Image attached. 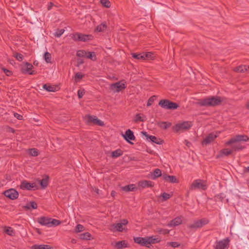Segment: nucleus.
Returning <instances> with one entry per match:
<instances>
[{"label": "nucleus", "instance_id": "obj_32", "mask_svg": "<svg viewBox=\"0 0 249 249\" xmlns=\"http://www.w3.org/2000/svg\"><path fill=\"white\" fill-rule=\"evenodd\" d=\"M4 232L9 235L13 236L15 234V231L11 227H4Z\"/></svg>", "mask_w": 249, "mask_h": 249}, {"label": "nucleus", "instance_id": "obj_60", "mask_svg": "<svg viewBox=\"0 0 249 249\" xmlns=\"http://www.w3.org/2000/svg\"><path fill=\"white\" fill-rule=\"evenodd\" d=\"M71 242L72 243H75V239H72V241H71Z\"/></svg>", "mask_w": 249, "mask_h": 249}, {"label": "nucleus", "instance_id": "obj_42", "mask_svg": "<svg viewBox=\"0 0 249 249\" xmlns=\"http://www.w3.org/2000/svg\"><path fill=\"white\" fill-rule=\"evenodd\" d=\"M87 52L84 50H79L77 52L76 55L78 57H86Z\"/></svg>", "mask_w": 249, "mask_h": 249}, {"label": "nucleus", "instance_id": "obj_14", "mask_svg": "<svg viewBox=\"0 0 249 249\" xmlns=\"http://www.w3.org/2000/svg\"><path fill=\"white\" fill-rule=\"evenodd\" d=\"M142 134L146 137L147 140L154 143L160 144L162 142V141L160 139L154 136L149 135L146 132L142 131Z\"/></svg>", "mask_w": 249, "mask_h": 249}, {"label": "nucleus", "instance_id": "obj_56", "mask_svg": "<svg viewBox=\"0 0 249 249\" xmlns=\"http://www.w3.org/2000/svg\"><path fill=\"white\" fill-rule=\"evenodd\" d=\"M53 6V4L52 2H50L48 4V10H50L52 8V7Z\"/></svg>", "mask_w": 249, "mask_h": 249}, {"label": "nucleus", "instance_id": "obj_18", "mask_svg": "<svg viewBox=\"0 0 249 249\" xmlns=\"http://www.w3.org/2000/svg\"><path fill=\"white\" fill-rule=\"evenodd\" d=\"M217 133H211L209 134L203 140V144H207L213 142L217 137Z\"/></svg>", "mask_w": 249, "mask_h": 249}, {"label": "nucleus", "instance_id": "obj_19", "mask_svg": "<svg viewBox=\"0 0 249 249\" xmlns=\"http://www.w3.org/2000/svg\"><path fill=\"white\" fill-rule=\"evenodd\" d=\"M50 220L51 218L40 217L38 218L37 222L41 225L50 227Z\"/></svg>", "mask_w": 249, "mask_h": 249}, {"label": "nucleus", "instance_id": "obj_57", "mask_svg": "<svg viewBox=\"0 0 249 249\" xmlns=\"http://www.w3.org/2000/svg\"><path fill=\"white\" fill-rule=\"evenodd\" d=\"M93 191L95 192L97 194H99V190L97 188H93Z\"/></svg>", "mask_w": 249, "mask_h": 249}, {"label": "nucleus", "instance_id": "obj_3", "mask_svg": "<svg viewBox=\"0 0 249 249\" xmlns=\"http://www.w3.org/2000/svg\"><path fill=\"white\" fill-rule=\"evenodd\" d=\"M222 101L218 96H212L203 99H200L198 104L201 106H216L220 105Z\"/></svg>", "mask_w": 249, "mask_h": 249}, {"label": "nucleus", "instance_id": "obj_34", "mask_svg": "<svg viewBox=\"0 0 249 249\" xmlns=\"http://www.w3.org/2000/svg\"><path fill=\"white\" fill-rule=\"evenodd\" d=\"M91 234L89 232H85L80 234V238L83 240H90Z\"/></svg>", "mask_w": 249, "mask_h": 249}, {"label": "nucleus", "instance_id": "obj_28", "mask_svg": "<svg viewBox=\"0 0 249 249\" xmlns=\"http://www.w3.org/2000/svg\"><path fill=\"white\" fill-rule=\"evenodd\" d=\"M107 26L106 23L104 22L97 26L95 29V31L98 32H103L107 29Z\"/></svg>", "mask_w": 249, "mask_h": 249}, {"label": "nucleus", "instance_id": "obj_10", "mask_svg": "<svg viewBox=\"0 0 249 249\" xmlns=\"http://www.w3.org/2000/svg\"><path fill=\"white\" fill-rule=\"evenodd\" d=\"M209 222V221L206 218H202L199 220H196L190 225L189 227L191 229H197L202 227L203 226L206 225Z\"/></svg>", "mask_w": 249, "mask_h": 249}, {"label": "nucleus", "instance_id": "obj_13", "mask_svg": "<svg viewBox=\"0 0 249 249\" xmlns=\"http://www.w3.org/2000/svg\"><path fill=\"white\" fill-rule=\"evenodd\" d=\"M3 194L5 196L12 200L18 198V192L14 189H10L6 190Z\"/></svg>", "mask_w": 249, "mask_h": 249}, {"label": "nucleus", "instance_id": "obj_40", "mask_svg": "<svg viewBox=\"0 0 249 249\" xmlns=\"http://www.w3.org/2000/svg\"><path fill=\"white\" fill-rule=\"evenodd\" d=\"M84 230L85 228L83 225L81 224H78L75 227L74 232L76 233H78L83 231Z\"/></svg>", "mask_w": 249, "mask_h": 249}, {"label": "nucleus", "instance_id": "obj_38", "mask_svg": "<svg viewBox=\"0 0 249 249\" xmlns=\"http://www.w3.org/2000/svg\"><path fill=\"white\" fill-rule=\"evenodd\" d=\"M132 56L134 58L137 59H144V56L143 55V53H140V54H137V53H132Z\"/></svg>", "mask_w": 249, "mask_h": 249}, {"label": "nucleus", "instance_id": "obj_37", "mask_svg": "<svg viewBox=\"0 0 249 249\" xmlns=\"http://www.w3.org/2000/svg\"><path fill=\"white\" fill-rule=\"evenodd\" d=\"M25 207L28 209H29L30 208H32L33 209H36L37 208V205L35 202L32 201L30 202V203L26 205Z\"/></svg>", "mask_w": 249, "mask_h": 249}, {"label": "nucleus", "instance_id": "obj_55", "mask_svg": "<svg viewBox=\"0 0 249 249\" xmlns=\"http://www.w3.org/2000/svg\"><path fill=\"white\" fill-rule=\"evenodd\" d=\"M3 70L4 72V73L7 75V76H10L12 74V72L7 69H3Z\"/></svg>", "mask_w": 249, "mask_h": 249}, {"label": "nucleus", "instance_id": "obj_9", "mask_svg": "<svg viewBox=\"0 0 249 249\" xmlns=\"http://www.w3.org/2000/svg\"><path fill=\"white\" fill-rule=\"evenodd\" d=\"M72 38L75 41L87 42L92 40L93 36L90 35H85L77 33L73 35Z\"/></svg>", "mask_w": 249, "mask_h": 249}, {"label": "nucleus", "instance_id": "obj_52", "mask_svg": "<svg viewBox=\"0 0 249 249\" xmlns=\"http://www.w3.org/2000/svg\"><path fill=\"white\" fill-rule=\"evenodd\" d=\"M143 55H144L143 56H144V59H145L146 58H151L152 53L150 52H147L145 53H143Z\"/></svg>", "mask_w": 249, "mask_h": 249}, {"label": "nucleus", "instance_id": "obj_58", "mask_svg": "<svg viewBox=\"0 0 249 249\" xmlns=\"http://www.w3.org/2000/svg\"><path fill=\"white\" fill-rule=\"evenodd\" d=\"M116 193L115 191H112L111 193V195L112 196H114L115 195H116Z\"/></svg>", "mask_w": 249, "mask_h": 249}, {"label": "nucleus", "instance_id": "obj_48", "mask_svg": "<svg viewBox=\"0 0 249 249\" xmlns=\"http://www.w3.org/2000/svg\"><path fill=\"white\" fill-rule=\"evenodd\" d=\"M168 245L173 248H177L179 246V244L177 242H169L168 243Z\"/></svg>", "mask_w": 249, "mask_h": 249}, {"label": "nucleus", "instance_id": "obj_47", "mask_svg": "<svg viewBox=\"0 0 249 249\" xmlns=\"http://www.w3.org/2000/svg\"><path fill=\"white\" fill-rule=\"evenodd\" d=\"M155 98H156L155 96H153L151 97L148 100V101H147V106L148 107L151 106L152 105V104L153 102H154Z\"/></svg>", "mask_w": 249, "mask_h": 249}, {"label": "nucleus", "instance_id": "obj_61", "mask_svg": "<svg viewBox=\"0 0 249 249\" xmlns=\"http://www.w3.org/2000/svg\"><path fill=\"white\" fill-rule=\"evenodd\" d=\"M247 107L248 109H249V103H248V104L247 105Z\"/></svg>", "mask_w": 249, "mask_h": 249}, {"label": "nucleus", "instance_id": "obj_51", "mask_svg": "<svg viewBox=\"0 0 249 249\" xmlns=\"http://www.w3.org/2000/svg\"><path fill=\"white\" fill-rule=\"evenodd\" d=\"M14 116L15 118H16L17 119H18L19 120H22V118H23L22 116L18 114V113H14Z\"/></svg>", "mask_w": 249, "mask_h": 249}, {"label": "nucleus", "instance_id": "obj_7", "mask_svg": "<svg viewBox=\"0 0 249 249\" xmlns=\"http://www.w3.org/2000/svg\"><path fill=\"white\" fill-rule=\"evenodd\" d=\"M128 223L126 219L121 220L120 223L112 224L110 226V230L113 231H125L124 226Z\"/></svg>", "mask_w": 249, "mask_h": 249}, {"label": "nucleus", "instance_id": "obj_59", "mask_svg": "<svg viewBox=\"0 0 249 249\" xmlns=\"http://www.w3.org/2000/svg\"><path fill=\"white\" fill-rule=\"evenodd\" d=\"M245 171L249 172V166L245 168Z\"/></svg>", "mask_w": 249, "mask_h": 249}, {"label": "nucleus", "instance_id": "obj_5", "mask_svg": "<svg viewBox=\"0 0 249 249\" xmlns=\"http://www.w3.org/2000/svg\"><path fill=\"white\" fill-rule=\"evenodd\" d=\"M192 126L191 122L185 121L179 123L173 127V130L175 132L183 131L189 129Z\"/></svg>", "mask_w": 249, "mask_h": 249}, {"label": "nucleus", "instance_id": "obj_64", "mask_svg": "<svg viewBox=\"0 0 249 249\" xmlns=\"http://www.w3.org/2000/svg\"><path fill=\"white\" fill-rule=\"evenodd\" d=\"M2 186V185L0 183V187Z\"/></svg>", "mask_w": 249, "mask_h": 249}, {"label": "nucleus", "instance_id": "obj_26", "mask_svg": "<svg viewBox=\"0 0 249 249\" xmlns=\"http://www.w3.org/2000/svg\"><path fill=\"white\" fill-rule=\"evenodd\" d=\"M139 185L142 188L152 187L153 183L149 180H143L139 182Z\"/></svg>", "mask_w": 249, "mask_h": 249}, {"label": "nucleus", "instance_id": "obj_50", "mask_svg": "<svg viewBox=\"0 0 249 249\" xmlns=\"http://www.w3.org/2000/svg\"><path fill=\"white\" fill-rule=\"evenodd\" d=\"M85 93L84 89H79L78 90V96L79 98H81Z\"/></svg>", "mask_w": 249, "mask_h": 249}, {"label": "nucleus", "instance_id": "obj_54", "mask_svg": "<svg viewBox=\"0 0 249 249\" xmlns=\"http://www.w3.org/2000/svg\"><path fill=\"white\" fill-rule=\"evenodd\" d=\"M159 232L160 233H162V234H168L169 233V230H167V229H164V230H160Z\"/></svg>", "mask_w": 249, "mask_h": 249}, {"label": "nucleus", "instance_id": "obj_6", "mask_svg": "<svg viewBox=\"0 0 249 249\" xmlns=\"http://www.w3.org/2000/svg\"><path fill=\"white\" fill-rule=\"evenodd\" d=\"M159 105L162 108L166 109H175L178 107L176 103L167 99L161 100L159 103Z\"/></svg>", "mask_w": 249, "mask_h": 249}, {"label": "nucleus", "instance_id": "obj_1", "mask_svg": "<svg viewBox=\"0 0 249 249\" xmlns=\"http://www.w3.org/2000/svg\"><path fill=\"white\" fill-rule=\"evenodd\" d=\"M249 140V137L246 135H237L232 137L225 143L226 145H231V148H224L221 150L217 157L228 156L231 154L234 151L243 150L245 148V146H243L240 142H246Z\"/></svg>", "mask_w": 249, "mask_h": 249}, {"label": "nucleus", "instance_id": "obj_27", "mask_svg": "<svg viewBox=\"0 0 249 249\" xmlns=\"http://www.w3.org/2000/svg\"><path fill=\"white\" fill-rule=\"evenodd\" d=\"M43 88L49 92H54L56 91L57 87L54 86H51L48 84H44L43 86Z\"/></svg>", "mask_w": 249, "mask_h": 249}, {"label": "nucleus", "instance_id": "obj_24", "mask_svg": "<svg viewBox=\"0 0 249 249\" xmlns=\"http://www.w3.org/2000/svg\"><path fill=\"white\" fill-rule=\"evenodd\" d=\"M151 178L152 179H155L156 178L162 176L161 171L158 168L155 169L152 172H151Z\"/></svg>", "mask_w": 249, "mask_h": 249}, {"label": "nucleus", "instance_id": "obj_62", "mask_svg": "<svg viewBox=\"0 0 249 249\" xmlns=\"http://www.w3.org/2000/svg\"><path fill=\"white\" fill-rule=\"evenodd\" d=\"M249 70V65L247 66V71Z\"/></svg>", "mask_w": 249, "mask_h": 249}, {"label": "nucleus", "instance_id": "obj_46", "mask_svg": "<svg viewBox=\"0 0 249 249\" xmlns=\"http://www.w3.org/2000/svg\"><path fill=\"white\" fill-rule=\"evenodd\" d=\"M101 4L105 7L108 8L110 6V2L108 0H101Z\"/></svg>", "mask_w": 249, "mask_h": 249}, {"label": "nucleus", "instance_id": "obj_2", "mask_svg": "<svg viewBox=\"0 0 249 249\" xmlns=\"http://www.w3.org/2000/svg\"><path fill=\"white\" fill-rule=\"evenodd\" d=\"M134 242L141 246L149 247L148 245L156 244L160 242V239L155 236H148L146 237H134Z\"/></svg>", "mask_w": 249, "mask_h": 249}, {"label": "nucleus", "instance_id": "obj_36", "mask_svg": "<svg viewBox=\"0 0 249 249\" xmlns=\"http://www.w3.org/2000/svg\"><path fill=\"white\" fill-rule=\"evenodd\" d=\"M60 223H61V222L59 220L51 218L50 227H52L53 226H58Z\"/></svg>", "mask_w": 249, "mask_h": 249}, {"label": "nucleus", "instance_id": "obj_30", "mask_svg": "<svg viewBox=\"0 0 249 249\" xmlns=\"http://www.w3.org/2000/svg\"><path fill=\"white\" fill-rule=\"evenodd\" d=\"M145 120V117L143 115L141 116V114H137L134 118V121L135 122H144Z\"/></svg>", "mask_w": 249, "mask_h": 249}, {"label": "nucleus", "instance_id": "obj_39", "mask_svg": "<svg viewBox=\"0 0 249 249\" xmlns=\"http://www.w3.org/2000/svg\"><path fill=\"white\" fill-rule=\"evenodd\" d=\"M48 178H43L40 181V184L43 189L47 187V186L48 185Z\"/></svg>", "mask_w": 249, "mask_h": 249}, {"label": "nucleus", "instance_id": "obj_21", "mask_svg": "<svg viewBox=\"0 0 249 249\" xmlns=\"http://www.w3.org/2000/svg\"><path fill=\"white\" fill-rule=\"evenodd\" d=\"M111 245L116 248L117 249H122L127 247V243L124 240L120 241L114 243H112Z\"/></svg>", "mask_w": 249, "mask_h": 249}, {"label": "nucleus", "instance_id": "obj_44", "mask_svg": "<svg viewBox=\"0 0 249 249\" xmlns=\"http://www.w3.org/2000/svg\"><path fill=\"white\" fill-rule=\"evenodd\" d=\"M65 30L63 29L57 30L54 36L57 37H59L64 32Z\"/></svg>", "mask_w": 249, "mask_h": 249}, {"label": "nucleus", "instance_id": "obj_49", "mask_svg": "<svg viewBox=\"0 0 249 249\" xmlns=\"http://www.w3.org/2000/svg\"><path fill=\"white\" fill-rule=\"evenodd\" d=\"M14 56L16 58V59L19 61H21L23 59V55L20 54V53H16L15 55H14Z\"/></svg>", "mask_w": 249, "mask_h": 249}, {"label": "nucleus", "instance_id": "obj_20", "mask_svg": "<svg viewBox=\"0 0 249 249\" xmlns=\"http://www.w3.org/2000/svg\"><path fill=\"white\" fill-rule=\"evenodd\" d=\"M182 222V220L181 217H177L168 223L167 226L169 227L177 226L181 224Z\"/></svg>", "mask_w": 249, "mask_h": 249}, {"label": "nucleus", "instance_id": "obj_23", "mask_svg": "<svg viewBox=\"0 0 249 249\" xmlns=\"http://www.w3.org/2000/svg\"><path fill=\"white\" fill-rule=\"evenodd\" d=\"M31 249H54L53 247L48 245L36 244L31 247Z\"/></svg>", "mask_w": 249, "mask_h": 249}, {"label": "nucleus", "instance_id": "obj_22", "mask_svg": "<svg viewBox=\"0 0 249 249\" xmlns=\"http://www.w3.org/2000/svg\"><path fill=\"white\" fill-rule=\"evenodd\" d=\"M162 178L166 181H167V182H169L170 183L178 182V180H177L176 177L174 176H169L166 174H164L162 175Z\"/></svg>", "mask_w": 249, "mask_h": 249}, {"label": "nucleus", "instance_id": "obj_4", "mask_svg": "<svg viewBox=\"0 0 249 249\" xmlns=\"http://www.w3.org/2000/svg\"><path fill=\"white\" fill-rule=\"evenodd\" d=\"M208 187L207 181L204 180L197 179L195 180L190 186L191 190H206Z\"/></svg>", "mask_w": 249, "mask_h": 249}, {"label": "nucleus", "instance_id": "obj_29", "mask_svg": "<svg viewBox=\"0 0 249 249\" xmlns=\"http://www.w3.org/2000/svg\"><path fill=\"white\" fill-rule=\"evenodd\" d=\"M123 154V152L122 150L120 149H118L112 152L111 156L113 158H118L121 155H122Z\"/></svg>", "mask_w": 249, "mask_h": 249}, {"label": "nucleus", "instance_id": "obj_12", "mask_svg": "<svg viewBox=\"0 0 249 249\" xmlns=\"http://www.w3.org/2000/svg\"><path fill=\"white\" fill-rule=\"evenodd\" d=\"M110 88L114 91L119 92L122 89H124L126 88L125 82L122 81L112 84L110 85Z\"/></svg>", "mask_w": 249, "mask_h": 249}, {"label": "nucleus", "instance_id": "obj_15", "mask_svg": "<svg viewBox=\"0 0 249 249\" xmlns=\"http://www.w3.org/2000/svg\"><path fill=\"white\" fill-rule=\"evenodd\" d=\"M33 68V66L32 64L26 62L22 66L21 71L23 73H28L29 74L33 75L35 74L34 71H32Z\"/></svg>", "mask_w": 249, "mask_h": 249}, {"label": "nucleus", "instance_id": "obj_11", "mask_svg": "<svg viewBox=\"0 0 249 249\" xmlns=\"http://www.w3.org/2000/svg\"><path fill=\"white\" fill-rule=\"evenodd\" d=\"M85 119L88 123H92L94 124H97L99 126H103L104 125V122L99 120L95 116L88 115L85 116Z\"/></svg>", "mask_w": 249, "mask_h": 249}, {"label": "nucleus", "instance_id": "obj_33", "mask_svg": "<svg viewBox=\"0 0 249 249\" xmlns=\"http://www.w3.org/2000/svg\"><path fill=\"white\" fill-rule=\"evenodd\" d=\"M86 57L92 61L96 60V56L94 52H87Z\"/></svg>", "mask_w": 249, "mask_h": 249}, {"label": "nucleus", "instance_id": "obj_35", "mask_svg": "<svg viewBox=\"0 0 249 249\" xmlns=\"http://www.w3.org/2000/svg\"><path fill=\"white\" fill-rule=\"evenodd\" d=\"M44 58L47 63H49L52 62L51 54L49 53L46 52L44 53Z\"/></svg>", "mask_w": 249, "mask_h": 249}, {"label": "nucleus", "instance_id": "obj_8", "mask_svg": "<svg viewBox=\"0 0 249 249\" xmlns=\"http://www.w3.org/2000/svg\"><path fill=\"white\" fill-rule=\"evenodd\" d=\"M230 240L228 238L216 241L213 246L214 249H228Z\"/></svg>", "mask_w": 249, "mask_h": 249}, {"label": "nucleus", "instance_id": "obj_53", "mask_svg": "<svg viewBox=\"0 0 249 249\" xmlns=\"http://www.w3.org/2000/svg\"><path fill=\"white\" fill-rule=\"evenodd\" d=\"M83 75L80 72H77L75 74V80L76 79H80L82 78Z\"/></svg>", "mask_w": 249, "mask_h": 249}, {"label": "nucleus", "instance_id": "obj_31", "mask_svg": "<svg viewBox=\"0 0 249 249\" xmlns=\"http://www.w3.org/2000/svg\"><path fill=\"white\" fill-rule=\"evenodd\" d=\"M234 71H235L240 72H244L247 71V66L246 65H241L235 68Z\"/></svg>", "mask_w": 249, "mask_h": 249}, {"label": "nucleus", "instance_id": "obj_63", "mask_svg": "<svg viewBox=\"0 0 249 249\" xmlns=\"http://www.w3.org/2000/svg\"><path fill=\"white\" fill-rule=\"evenodd\" d=\"M11 131L13 132H14V130L12 128H11Z\"/></svg>", "mask_w": 249, "mask_h": 249}, {"label": "nucleus", "instance_id": "obj_25", "mask_svg": "<svg viewBox=\"0 0 249 249\" xmlns=\"http://www.w3.org/2000/svg\"><path fill=\"white\" fill-rule=\"evenodd\" d=\"M121 189L125 192L134 191L137 190V188L134 184H130L121 187Z\"/></svg>", "mask_w": 249, "mask_h": 249}, {"label": "nucleus", "instance_id": "obj_43", "mask_svg": "<svg viewBox=\"0 0 249 249\" xmlns=\"http://www.w3.org/2000/svg\"><path fill=\"white\" fill-rule=\"evenodd\" d=\"M29 152L30 155L32 156H37L38 155V151L36 148H32L29 149Z\"/></svg>", "mask_w": 249, "mask_h": 249}, {"label": "nucleus", "instance_id": "obj_45", "mask_svg": "<svg viewBox=\"0 0 249 249\" xmlns=\"http://www.w3.org/2000/svg\"><path fill=\"white\" fill-rule=\"evenodd\" d=\"M160 196L162 197L163 201H165L169 199L171 196L170 194L166 193H162V194H161Z\"/></svg>", "mask_w": 249, "mask_h": 249}, {"label": "nucleus", "instance_id": "obj_17", "mask_svg": "<svg viewBox=\"0 0 249 249\" xmlns=\"http://www.w3.org/2000/svg\"><path fill=\"white\" fill-rule=\"evenodd\" d=\"M36 187L35 183H30L26 181H23L21 183L20 188L23 190H34Z\"/></svg>", "mask_w": 249, "mask_h": 249}, {"label": "nucleus", "instance_id": "obj_41", "mask_svg": "<svg viewBox=\"0 0 249 249\" xmlns=\"http://www.w3.org/2000/svg\"><path fill=\"white\" fill-rule=\"evenodd\" d=\"M171 124L170 123H167V122H160L159 124V125L160 127L166 129L168 127H169L170 126H171Z\"/></svg>", "mask_w": 249, "mask_h": 249}, {"label": "nucleus", "instance_id": "obj_16", "mask_svg": "<svg viewBox=\"0 0 249 249\" xmlns=\"http://www.w3.org/2000/svg\"><path fill=\"white\" fill-rule=\"evenodd\" d=\"M123 136L126 142L130 143H132V142L130 141H134L135 139L133 131L130 129H127L125 134H123Z\"/></svg>", "mask_w": 249, "mask_h": 249}]
</instances>
